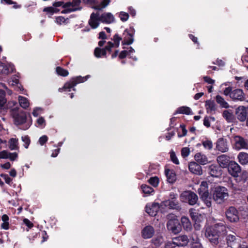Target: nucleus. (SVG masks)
Here are the masks:
<instances>
[{
	"instance_id": "obj_1",
	"label": "nucleus",
	"mask_w": 248,
	"mask_h": 248,
	"mask_svg": "<svg viewBox=\"0 0 248 248\" xmlns=\"http://www.w3.org/2000/svg\"><path fill=\"white\" fill-rule=\"evenodd\" d=\"M226 234V227L222 223H217L214 226L206 228L205 235L208 240L213 245L218 244V238L220 234Z\"/></svg>"
},
{
	"instance_id": "obj_2",
	"label": "nucleus",
	"mask_w": 248,
	"mask_h": 248,
	"mask_svg": "<svg viewBox=\"0 0 248 248\" xmlns=\"http://www.w3.org/2000/svg\"><path fill=\"white\" fill-rule=\"evenodd\" d=\"M121 40L122 38L119 37L117 34H115L113 37L114 43L108 42L104 49H100L98 47L95 49L94 52L95 56L97 58H100L103 56H105L107 51L110 52L112 48L118 47Z\"/></svg>"
},
{
	"instance_id": "obj_3",
	"label": "nucleus",
	"mask_w": 248,
	"mask_h": 248,
	"mask_svg": "<svg viewBox=\"0 0 248 248\" xmlns=\"http://www.w3.org/2000/svg\"><path fill=\"white\" fill-rule=\"evenodd\" d=\"M90 77V75H87L85 77L78 76L73 78L69 82L65 83L63 88H59V91L60 92L63 91L70 92L72 88H73L78 83L86 81Z\"/></svg>"
},
{
	"instance_id": "obj_4",
	"label": "nucleus",
	"mask_w": 248,
	"mask_h": 248,
	"mask_svg": "<svg viewBox=\"0 0 248 248\" xmlns=\"http://www.w3.org/2000/svg\"><path fill=\"white\" fill-rule=\"evenodd\" d=\"M5 95V92L0 89V113L2 114H5L8 109H14L15 108L13 107L17 104L15 101L7 103Z\"/></svg>"
},
{
	"instance_id": "obj_5",
	"label": "nucleus",
	"mask_w": 248,
	"mask_h": 248,
	"mask_svg": "<svg viewBox=\"0 0 248 248\" xmlns=\"http://www.w3.org/2000/svg\"><path fill=\"white\" fill-rule=\"evenodd\" d=\"M15 124L19 126V128L26 130L31 125V122L27 121L26 113L24 111L20 112L14 116Z\"/></svg>"
},
{
	"instance_id": "obj_6",
	"label": "nucleus",
	"mask_w": 248,
	"mask_h": 248,
	"mask_svg": "<svg viewBox=\"0 0 248 248\" xmlns=\"http://www.w3.org/2000/svg\"><path fill=\"white\" fill-rule=\"evenodd\" d=\"M180 198L182 202L188 203L191 205L195 204L198 200L197 195L191 191H184L181 194Z\"/></svg>"
},
{
	"instance_id": "obj_7",
	"label": "nucleus",
	"mask_w": 248,
	"mask_h": 248,
	"mask_svg": "<svg viewBox=\"0 0 248 248\" xmlns=\"http://www.w3.org/2000/svg\"><path fill=\"white\" fill-rule=\"evenodd\" d=\"M228 196L227 189L225 187L217 186L215 188L213 193V198L217 202L221 203Z\"/></svg>"
},
{
	"instance_id": "obj_8",
	"label": "nucleus",
	"mask_w": 248,
	"mask_h": 248,
	"mask_svg": "<svg viewBox=\"0 0 248 248\" xmlns=\"http://www.w3.org/2000/svg\"><path fill=\"white\" fill-rule=\"evenodd\" d=\"M80 0H72L63 4L64 9L62 11V14L69 13L80 9Z\"/></svg>"
},
{
	"instance_id": "obj_9",
	"label": "nucleus",
	"mask_w": 248,
	"mask_h": 248,
	"mask_svg": "<svg viewBox=\"0 0 248 248\" xmlns=\"http://www.w3.org/2000/svg\"><path fill=\"white\" fill-rule=\"evenodd\" d=\"M167 227L169 231L174 234L178 233L181 230V226L179 221L175 217L169 220L167 224Z\"/></svg>"
},
{
	"instance_id": "obj_10",
	"label": "nucleus",
	"mask_w": 248,
	"mask_h": 248,
	"mask_svg": "<svg viewBox=\"0 0 248 248\" xmlns=\"http://www.w3.org/2000/svg\"><path fill=\"white\" fill-rule=\"evenodd\" d=\"M225 235H227L226 239L228 247L232 248H237L241 243V238L235 233L233 234H226Z\"/></svg>"
},
{
	"instance_id": "obj_11",
	"label": "nucleus",
	"mask_w": 248,
	"mask_h": 248,
	"mask_svg": "<svg viewBox=\"0 0 248 248\" xmlns=\"http://www.w3.org/2000/svg\"><path fill=\"white\" fill-rule=\"evenodd\" d=\"M135 32V29L133 27H130L124 31L123 34V44L129 45L133 43Z\"/></svg>"
},
{
	"instance_id": "obj_12",
	"label": "nucleus",
	"mask_w": 248,
	"mask_h": 248,
	"mask_svg": "<svg viewBox=\"0 0 248 248\" xmlns=\"http://www.w3.org/2000/svg\"><path fill=\"white\" fill-rule=\"evenodd\" d=\"M235 149L239 150L241 149H248V143L241 137L235 136L232 140Z\"/></svg>"
},
{
	"instance_id": "obj_13",
	"label": "nucleus",
	"mask_w": 248,
	"mask_h": 248,
	"mask_svg": "<svg viewBox=\"0 0 248 248\" xmlns=\"http://www.w3.org/2000/svg\"><path fill=\"white\" fill-rule=\"evenodd\" d=\"M227 218L231 222H235L238 221V213L236 209L233 207H230L226 211Z\"/></svg>"
},
{
	"instance_id": "obj_14",
	"label": "nucleus",
	"mask_w": 248,
	"mask_h": 248,
	"mask_svg": "<svg viewBox=\"0 0 248 248\" xmlns=\"http://www.w3.org/2000/svg\"><path fill=\"white\" fill-rule=\"evenodd\" d=\"M228 170L230 174L234 177H237L241 169L240 166L235 162L231 161L228 166Z\"/></svg>"
},
{
	"instance_id": "obj_15",
	"label": "nucleus",
	"mask_w": 248,
	"mask_h": 248,
	"mask_svg": "<svg viewBox=\"0 0 248 248\" xmlns=\"http://www.w3.org/2000/svg\"><path fill=\"white\" fill-rule=\"evenodd\" d=\"M236 117L240 121L243 122L246 120L248 111L247 108L244 106H239L235 111Z\"/></svg>"
},
{
	"instance_id": "obj_16",
	"label": "nucleus",
	"mask_w": 248,
	"mask_h": 248,
	"mask_svg": "<svg viewBox=\"0 0 248 248\" xmlns=\"http://www.w3.org/2000/svg\"><path fill=\"white\" fill-rule=\"evenodd\" d=\"M14 70L13 64L8 62H2L0 61V74L7 75Z\"/></svg>"
},
{
	"instance_id": "obj_17",
	"label": "nucleus",
	"mask_w": 248,
	"mask_h": 248,
	"mask_svg": "<svg viewBox=\"0 0 248 248\" xmlns=\"http://www.w3.org/2000/svg\"><path fill=\"white\" fill-rule=\"evenodd\" d=\"M100 21V15L93 13L91 15L88 23L92 29H95L98 27Z\"/></svg>"
},
{
	"instance_id": "obj_18",
	"label": "nucleus",
	"mask_w": 248,
	"mask_h": 248,
	"mask_svg": "<svg viewBox=\"0 0 248 248\" xmlns=\"http://www.w3.org/2000/svg\"><path fill=\"white\" fill-rule=\"evenodd\" d=\"M230 157L226 155H221L217 156V160L219 166L222 168H227L230 164Z\"/></svg>"
},
{
	"instance_id": "obj_19",
	"label": "nucleus",
	"mask_w": 248,
	"mask_h": 248,
	"mask_svg": "<svg viewBox=\"0 0 248 248\" xmlns=\"http://www.w3.org/2000/svg\"><path fill=\"white\" fill-rule=\"evenodd\" d=\"M159 209V204L157 203L148 204L146 206V212L151 216H155Z\"/></svg>"
},
{
	"instance_id": "obj_20",
	"label": "nucleus",
	"mask_w": 248,
	"mask_h": 248,
	"mask_svg": "<svg viewBox=\"0 0 248 248\" xmlns=\"http://www.w3.org/2000/svg\"><path fill=\"white\" fill-rule=\"evenodd\" d=\"M188 168L190 171L192 173L199 175L202 174V167L196 162L189 163Z\"/></svg>"
},
{
	"instance_id": "obj_21",
	"label": "nucleus",
	"mask_w": 248,
	"mask_h": 248,
	"mask_svg": "<svg viewBox=\"0 0 248 248\" xmlns=\"http://www.w3.org/2000/svg\"><path fill=\"white\" fill-rule=\"evenodd\" d=\"M173 243L178 247L186 246L189 241L186 235H181L173 238Z\"/></svg>"
},
{
	"instance_id": "obj_22",
	"label": "nucleus",
	"mask_w": 248,
	"mask_h": 248,
	"mask_svg": "<svg viewBox=\"0 0 248 248\" xmlns=\"http://www.w3.org/2000/svg\"><path fill=\"white\" fill-rule=\"evenodd\" d=\"M100 20L102 23L110 24L115 21V17L111 13H104L100 15Z\"/></svg>"
},
{
	"instance_id": "obj_23",
	"label": "nucleus",
	"mask_w": 248,
	"mask_h": 248,
	"mask_svg": "<svg viewBox=\"0 0 248 248\" xmlns=\"http://www.w3.org/2000/svg\"><path fill=\"white\" fill-rule=\"evenodd\" d=\"M155 233L154 228L150 225L146 226L141 231V236L144 239L151 238Z\"/></svg>"
},
{
	"instance_id": "obj_24",
	"label": "nucleus",
	"mask_w": 248,
	"mask_h": 248,
	"mask_svg": "<svg viewBox=\"0 0 248 248\" xmlns=\"http://www.w3.org/2000/svg\"><path fill=\"white\" fill-rule=\"evenodd\" d=\"M161 205L168 207L170 209H178L180 208L179 202L177 200H168L161 202Z\"/></svg>"
},
{
	"instance_id": "obj_25",
	"label": "nucleus",
	"mask_w": 248,
	"mask_h": 248,
	"mask_svg": "<svg viewBox=\"0 0 248 248\" xmlns=\"http://www.w3.org/2000/svg\"><path fill=\"white\" fill-rule=\"evenodd\" d=\"M230 97L234 100L242 101L244 98V93L242 90L235 89L232 91Z\"/></svg>"
},
{
	"instance_id": "obj_26",
	"label": "nucleus",
	"mask_w": 248,
	"mask_h": 248,
	"mask_svg": "<svg viewBox=\"0 0 248 248\" xmlns=\"http://www.w3.org/2000/svg\"><path fill=\"white\" fill-rule=\"evenodd\" d=\"M216 148L218 151L222 153L227 152L228 147L226 140L223 139H218L217 142Z\"/></svg>"
},
{
	"instance_id": "obj_27",
	"label": "nucleus",
	"mask_w": 248,
	"mask_h": 248,
	"mask_svg": "<svg viewBox=\"0 0 248 248\" xmlns=\"http://www.w3.org/2000/svg\"><path fill=\"white\" fill-rule=\"evenodd\" d=\"M194 159L197 163L202 165H204L208 162L207 156L202 153H196L195 155Z\"/></svg>"
},
{
	"instance_id": "obj_28",
	"label": "nucleus",
	"mask_w": 248,
	"mask_h": 248,
	"mask_svg": "<svg viewBox=\"0 0 248 248\" xmlns=\"http://www.w3.org/2000/svg\"><path fill=\"white\" fill-rule=\"evenodd\" d=\"M165 174L167 177V181L169 183L173 184L176 181V174L173 170L166 169L165 170Z\"/></svg>"
},
{
	"instance_id": "obj_29",
	"label": "nucleus",
	"mask_w": 248,
	"mask_h": 248,
	"mask_svg": "<svg viewBox=\"0 0 248 248\" xmlns=\"http://www.w3.org/2000/svg\"><path fill=\"white\" fill-rule=\"evenodd\" d=\"M208 171L211 176L217 177L221 175V170L219 168L215 165H211L209 167Z\"/></svg>"
},
{
	"instance_id": "obj_30",
	"label": "nucleus",
	"mask_w": 248,
	"mask_h": 248,
	"mask_svg": "<svg viewBox=\"0 0 248 248\" xmlns=\"http://www.w3.org/2000/svg\"><path fill=\"white\" fill-rule=\"evenodd\" d=\"M181 221L182 225L185 230L189 231L191 230L192 224L187 217H182Z\"/></svg>"
},
{
	"instance_id": "obj_31",
	"label": "nucleus",
	"mask_w": 248,
	"mask_h": 248,
	"mask_svg": "<svg viewBox=\"0 0 248 248\" xmlns=\"http://www.w3.org/2000/svg\"><path fill=\"white\" fill-rule=\"evenodd\" d=\"M205 108L207 112L213 114L216 110V105L215 102L212 100H208L205 102Z\"/></svg>"
},
{
	"instance_id": "obj_32",
	"label": "nucleus",
	"mask_w": 248,
	"mask_h": 248,
	"mask_svg": "<svg viewBox=\"0 0 248 248\" xmlns=\"http://www.w3.org/2000/svg\"><path fill=\"white\" fill-rule=\"evenodd\" d=\"M238 159L239 163L243 165L248 163V154L244 152H240L238 155Z\"/></svg>"
},
{
	"instance_id": "obj_33",
	"label": "nucleus",
	"mask_w": 248,
	"mask_h": 248,
	"mask_svg": "<svg viewBox=\"0 0 248 248\" xmlns=\"http://www.w3.org/2000/svg\"><path fill=\"white\" fill-rule=\"evenodd\" d=\"M200 196H201V199L208 207L211 206V198L209 196V193H202V195Z\"/></svg>"
},
{
	"instance_id": "obj_34",
	"label": "nucleus",
	"mask_w": 248,
	"mask_h": 248,
	"mask_svg": "<svg viewBox=\"0 0 248 248\" xmlns=\"http://www.w3.org/2000/svg\"><path fill=\"white\" fill-rule=\"evenodd\" d=\"M174 114H185L189 115L192 114V112L190 108L186 106H182L178 108Z\"/></svg>"
},
{
	"instance_id": "obj_35",
	"label": "nucleus",
	"mask_w": 248,
	"mask_h": 248,
	"mask_svg": "<svg viewBox=\"0 0 248 248\" xmlns=\"http://www.w3.org/2000/svg\"><path fill=\"white\" fill-rule=\"evenodd\" d=\"M18 102L20 106L23 108H27L29 107L30 103L28 99L23 96H18Z\"/></svg>"
},
{
	"instance_id": "obj_36",
	"label": "nucleus",
	"mask_w": 248,
	"mask_h": 248,
	"mask_svg": "<svg viewBox=\"0 0 248 248\" xmlns=\"http://www.w3.org/2000/svg\"><path fill=\"white\" fill-rule=\"evenodd\" d=\"M216 99L217 102L219 104L221 107L224 108H229V105L228 103L226 101H225L224 98H223L221 96L219 95H217Z\"/></svg>"
},
{
	"instance_id": "obj_37",
	"label": "nucleus",
	"mask_w": 248,
	"mask_h": 248,
	"mask_svg": "<svg viewBox=\"0 0 248 248\" xmlns=\"http://www.w3.org/2000/svg\"><path fill=\"white\" fill-rule=\"evenodd\" d=\"M9 143V148L11 150H16L18 149L17 139L12 138L10 140Z\"/></svg>"
},
{
	"instance_id": "obj_38",
	"label": "nucleus",
	"mask_w": 248,
	"mask_h": 248,
	"mask_svg": "<svg viewBox=\"0 0 248 248\" xmlns=\"http://www.w3.org/2000/svg\"><path fill=\"white\" fill-rule=\"evenodd\" d=\"M223 116L228 122H232L234 120L233 114L229 110H224L223 113Z\"/></svg>"
},
{
	"instance_id": "obj_39",
	"label": "nucleus",
	"mask_w": 248,
	"mask_h": 248,
	"mask_svg": "<svg viewBox=\"0 0 248 248\" xmlns=\"http://www.w3.org/2000/svg\"><path fill=\"white\" fill-rule=\"evenodd\" d=\"M198 191L200 195H202V193H209L208 191L207 183L206 182H202Z\"/></svg>"
},
{
	"instance_id": "obj_40",
	"label": "nucleus",
	"mask_w": 248,
	"mask_h": 248,
	"mask_svg": "<svg viewBox=\"0 0 248 248\" xmlns=\"http://www.w3.org/2000/svg\"><path fill=\"white\" fill-rule=\"evenodd\" d=\"M141 188L142 192L145 194H150L154 192V189L152 187L146 185H142Z\"/></svg>"
},
{
	"instance_id": "obj_41",
	"label": "nucleus",
	"mask_w": 248,
	"mask_h": 248,
	"mask_svg": "<svg viewBox=\"0 0 248 248\" xmlns=\"http://www.w3.org/2000/svg\"><path fill=\"white\" fill-rule=\"evenodd\" d=\"M46 125V121L42 117H39L36 121V126L42 129L44 128Z\"/></svg>"
},
{
	"instance_id": "obj_42",
	"label": "nucleus",
	"mask_w": 248,
	"mask_h": 248,
	"mask_svg": "<svg viewBox=\"0 0 248 248\" xmlns=\"http://www.w3.org/2000/svg\"><path fill=\"white\" fill-rule=\"evenodd\" d=\"M163 242V238L161 236H157L152 239L153 243L156 247L159 246Z\"/></svg>"
},
{
	"instance_id": "obj_43",
	"label": "nucleus",
	"mask_w": 248,
	"mask_h": 248,
	"mask_svg": "<svg viewBox=\"0 0 248 248\" xmlns=\"http://www.w3.org/2000/svg\"><path fill=\"white\" fill-rule=\"evenodd\" d=\"M118 14L119 17L123 22L126 21L129 18V16L127 13L122 11L118 13Z\"/></svg>"
},
{
	"instance_id": "obj_44",
	"label": "nucleus",
	"mask_w": 248,
	"mask_h": 248,
	"mask_svg": "<svg viewBox=\"0 0 248 248\" xmlns=\"http://www.w3.org/2000/svg\"><path fill=\"white\" fill-rule=\"evenodd\" d=\"M148 182L153 186L156 187L159 184V179L157 177H152L148 180Z\"/></svg>"
},
{
	"instance_id": "obj_45",
	"label": "nucleus",
	"mask_w": 248,
	"mask_h": 248,
	"mask_svg": "<svg viewBox=\"0 0 248 248\" xmlns=\"http://www.w3.org/2000/svg\"><path fill=\"white\" fill-rule=\"evenodd\" d=\"M56 72L59 75L63 77L67 76L68 75V72L67 70L64 69L60 67H57Z\"/></svg>"
},
{
	"instance_id": "obj_46",
	"label": "nucleus",
	"mask_w": 248,
	"mask_h": 248,
	"mask_svg": "<svg viewBox=\"0 0 248 248\" xmlns=\"http://www.w3.org/2000/svg\"><path fill=\"white\" fill-rule=\"evenodd\" d=\"M18 83L19 80L18 77L16 76L12 77L9 80V84L13 86L17 85Z\"/></svg>"
},
{
	"instance_id": "obj_47",
	"label": "nucleus",
	"mask_w": 248,
	"mask_h": 248,
	"mask_svg": "<svg viewBox=\"0 0 248 248\" xmlns=\"http://www.w3.org/2000/svg\"><path fill=\"white\" fill-rule=\"evenodd\" d=\"M203 147L207 149L210 150L213 147V144L211 141L206 140L202 142Z\"/></svg>"
},
{
	"instance_id": "obj_48",
	"label": "nucleus",
	"mask_w": 248,
	"mask_h": 248,
	"mask_svg": "<svg viewBox=\"0 0 248 248\" xmlns=\"http://www.w3.org/2000/svg\"><path fill=\"white\" fill-rule=\"evenodd\" d=\"M189 212L192 219L197 221L198 214L195 212V210L193 208L190 209L189 210Z\"/></svg>"
},
{
	"instance_id": "obj_49",
	"label": "nucleus",
	"mask_w": 248,
	"mask_h": 248,
	"mask_svg": "<svg viewBox=\"0 0 248 248\" xmlns=\"http://www.w3.org/2000/svg\"><path fill=\"white\" fill-rule=\"evenodd\" d=\"M181 130H182V133H180V132H178V136L179 138L185 136L187 134V130L186 129L185 126L183 124H181L180 126Z\"/></svg>"
},
{
	"instance_id": "obj_50",
	"label": "nucleus",
	"mask_w": 248,
	"mask_h": 248,
	"mask_svg": "<svg viewBox=\"0 0 248 248\" xmlns=\"http://www.w3.org/2000/svg\"><path fill=\"white\" fill-rule=\"evenodd\" d=\"M22 140L24 142V147L25 148H28L30 144V140L28 136L22 137Z\"/></svg>"
},
{
	"instance_id": "obj_51",
	"label": "nucleus",
	"mask_w": 248,
	"mask_h": 248,
	"mask_svg": "<svg viewBox=\"0 0 248 248\" xmlns=\"http://www.w3.org/2000/svg\"><path fill=\"white\" fill-rule=\"evenodd\" d=\"M190 154V150L188 147H184L182 149L181 155L183 157H187Z\"/></svg>"
},
{
	"instance_id": "obj_52",
	"label": "nucleus",
	"mask_w": 248,
	"mask_h": 248,
	"mask_svg": "<svg viewBox=\"0 0 248 248\" xmlns=\"http://www.w3.org/2000/svg\"><path fill=\"white\" fill-rule=\"evenodd\" d=\"M170 157L171 161L175 163V164H179V160L176 157L175 153L174 152H171L170 153Z\"/></svg>"
},
{
	"instance_id": "obj_53",
	"label": "nucleus",
	"mask_w": 248,
	"mask_h": 248,
	"mask_svg": "<svg viewBox=\"0 0 248 248\" xmlns=\"http://www.w3.org/2000/svg\"><path fill=\"white\" fill-rule=\"evenodd\" d=\"M42 112V109L41 108L36 107L34 108L32 115L34 117H37L40 115Z\"/></svg>"
},
{
	"instance_id": "obj_54",
	"label": "nucleus",
	"mask_w": 248,
	"mask_h": 248,
	"mask_svg": "<svg viewBox=\"0 0 248 248\" xmlns=\"http://www.w3.org/2000/svg\"><path fill=\"white\" fill-rule=\"evenodd\" d=\"M9 152L6 150H3L0 152V159H8Z\"/></svg>"
},
{
	"instance_id": "obj_55",
	"label": "nucleus",
	"mask_w": 248,
	"mask_h": 248,
	"mask_svg": "<svg viewBox=\"0 0 248 248\" xmlns=\"http://www.w3.org/2000/svg\"><path fill=\"white\" fill-rule=\"evenodd\" d=\"M47 137L46 135H43L39 138L38 142L41 145H43L47 141Z\"/></svg>"
},
{
	"instance_id": "obj_56",
	"label": "nucleus",
	"mask_w": 248,
	"mask_h": 248,
	"mask_svg": "<svg viewBox=\"0 0 248 248\" xmlns=\"http://www.w3.org/2000/svg\"><path fill=\"white\" fill-rule=\"evenodd\" d=\"M0 176L4 179L6 183H7V184H10L12 181V179H11L9 177V176L6 174L2 173L0 175Z\"/></svg>"
},
{
	"instance_id": "obj_57",
	"label": "nucleus",
	"mask_w": 248,
	"mask_h": 248,
	"mask_svg": "<svg viewBox=\"0 0 248 248\" xmlns=\"http://www.w3.org/2000/svg\"><path fill=\"white\" fill-rule=\"evenodd\" d=\"M190 240H191L192 243H195L199 242V239L198 237V235L196 233H193L190 238Z\"/></svg>"
},
{
	"instance_id": "obj_58",
	"label": "nucleus",
	"mask_w": 248,
	"mask_h": 248,
	"mask_svg": "<svg viewBox=\"0 0 248 248\" xmlns=\"http://www.w3.org/2000/svg\"><path fill=\"white\" fill-rule=\"evenodd\" d=\"M18 156V155L16 153H10L8 155V159L11 161H14L16 160Z\"/></svg>"
},
{
	"instance_id": "obj_59",
	"label": "nucleus",
	"mask_w": 248,
	"mask_h": 248,
	"mask_svg": "<svg viewBox=\"0 0 248 248\" xmlns=\"http://www.w3.org/2000/svg\"><path fill=\"white\" fill-rule=\"evenodd\" d=\"M23 222L29 229H31L33 226V223L27 218H24L23 219Z\"/></svg>"
},
{
	"instance_id": "obj_60",
	"label": "nucleus",
	"mask_w": 248,
	"mask_h": 248,
	"mask_svg": "<svg viewBox=\"0 0 248 248\" xmlns=\"http://www.w3.org/2000/svg\"><path fill=\"white\" fill-rule=\"evenodd\" d=\"M44 11L49 12L51 15H52L54 13L56 12V9L52 7H46L44 9Z\"/></svg>"
},
{
	"instance_id": "obj_61",
	"label": "nucleus",
	"mask_w": 248,
	"mask_h": 248,
	"mask_svg": "<svg viewBox=\"0 0 248 248\" xmlns=\"http://www.w3.org/2000/svg\"><path fill=\"white\" fill-rule=\"evenodd\" d=\"M110 0H103L100 3V9L104 8L107 6L110 3Z\"/></svg>"
},
{
	"instance_id": "obj_62",
	"label": "nucleus",
	"mask_w": 248,
	"mask_h": 248,
	"mask_svg": "<svg viewBox=\"0 0 248 248\" xmlns=\"http://www.w3.org/2000/svg\"><path fill=\"white\" fill-rule=\"evenodd\" d=\"M65 20L62 16H58L56 18V22L58 24H62L65 22Z\"/></svg>"
},
{
	"instance_id": "obj_63",
	"label": "nucleus",
	"mask_w": 248,
	"mask_h": 248,
	"mask_svg": "<svg viewBox=\"0 0 248 248\" xmlns=\"http://www.w3.org/2000/svg\"><path fill=\"white\" fill-rule=\"evenodd\" d=\"M176 246V245L173 243V239L172 242H168L165 244L166 248H175Z\"/></svg>"
},
{
	"instance_id": "obj_64",
	"label": "nucleus",
	"mask_w": 248,
	"mask_h": 248,
	"mask_svg": "<svg viewBox=\"0 0 248 248\" xmlns=\"http://www.w3.org/2000/svg\"><path fill=\"white\" fill-rule=\"evenodd\" d=\"M203 79L205 82H207L208 84H213L215 83V80L212 79L209 77H204Z\"/></svg>"
}]
</instances>
